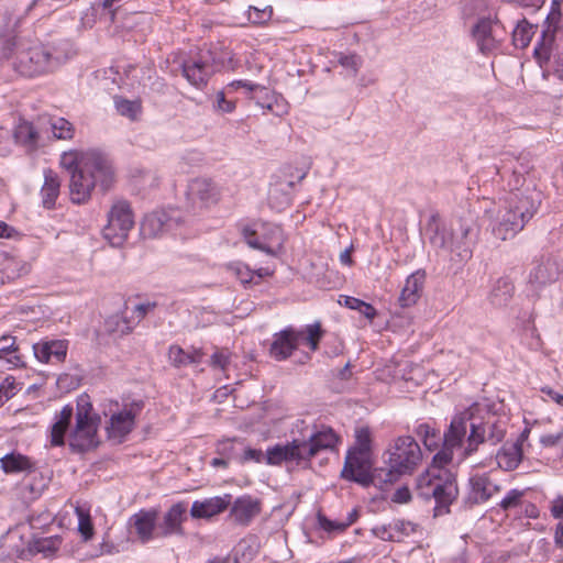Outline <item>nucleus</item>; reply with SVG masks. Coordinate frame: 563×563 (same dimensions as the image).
Listing matches in <instances>:
<instances>
[{
    "instance_id": "obj_1",
    "label": "nucleus",
    "mask_w": 563,
    "mask_h": 563,
    "mask_svg": "<svg viewBox=\"0 0 563 563\" xmlns=\"http://www.w3.org/2000/svg\"><path fill=\"white\" fill-rule=\"evenodd\" d=\"M505 435L506 426L503 421L494 417L485 421L475 419L472 408L454 416L443 434L442 450L433 456L431 466L417 478L418 495L424 499L433 498L439 514L448 512L459 494L455 477L444 468L452 462L454 452H457V460L462 462L474 454L479 444L489 442L496 445Z\"/></svg>"
},
{
    "instance_id": "obj_2",
    "label": "nucleus",
    "mask_w": 563,
    "mask_h": 563,
    "mask_svg": "<svg viewBox=\"0 0 563 563\" xmlns=\"http://www.w3.org/2000/svg\"><path fill=\"white\" fill-rule=\"evenodd\" d=\"M532 165L525 156L506 155L497 174L507 181L508 194L492 223V234L500 241L514 239L537 214L543 192L531 174Z\"/></svg>"
},
{
    "instance_id": "obj_3",
    "label": "nucleus",
    "mask_w": 563,
    "mask_h": 563,
    "mask_svg": "<svg viewBox=\"0 0 563 563\" xmlns=\"http://www.w3.org/2000/svg\"><path fill=\"white\" fill-rule=\"evenodd\" d=\"M59 164L70 174L69 195L75 203L87 201L97 185L107 190L113 183L111 164L95 151H66Z\"/></svg>"
},
{
    "instance_id": "obj_4",
    "label": "nucleus",
    "mask_w": 563,
    "mask_h": 563,
    "mask_svg": "<svg viewBox=\"0 0 563 563\" xmlns=\"http://www.w3.org/2000/svg\"><path fill=\"white\" fill-rule=\"evenodd\" d=\"M296 428L299 434L296 435L292 431L291 442L285 445L276 444L267 450V464L278 465L283 462L308 464L320 452L333 450L339 442V437L329 427L318 429L316 426L300 421Z\"/></svg>"
},
{
    "instance_id": "obj_5",
    "label": "nucleus",
    "mask_w": 563,
    "mask_h": 563,
    "mask_svg": "<svg viewBox=\"0 0 563 563\" xmlns=\"http://www.w3.org/2000/svg\"><path fill=\"white\" fill-rule=\"evenodd\" d=\"M3 55L16 73L26 77L52 73L60 65L46 45L30 36H14L4 47Z\"/></svg>"
},
{
    "instance_id": "obj_6",
    "label": "nucleus",
    "mask_w": 563,
    "mask_h": 563,
    "mask_svg": "<svg viewBox=\"0 0 563 563\" xmlns=\"http://www.w3.org/2000/svg\"><path fill=\"white\" fill-rule=\"evenodd\" d=\"M386 454L387 467L375 470L378 484H394L401 476L411 475L422 461V451L418 442L410 435L396 438L388 446Z\"/></svg>"
},
{
    "instance_id": "obj_7",
    "label": "nucleus",
    "mask_w": 563,
    "mask_h": 563,
    "mask_svg": "<svg viewBox=\"0 0 563 563\" xmlns=\"http://www.w3.org/2000/svg\"><path fill=\"white\" fill-rule=\"evenodd\" d=\"M479 227L472 216L462 217L451 222L449 230L437 231L431 243L451 254V261L457 264L467 262L477 243Z\"/></svg>"
},
{
    "instance_id": "obj_8",
    "label": "nucleus",
    "mask_w": 563,
    "mask_h": 563,
    "mask_svg": "<svg viewBox=\"0 0 563 563\" xmlns=\"http://www.w3.org/2000/svg\"><path fill=\"white\" fill-rule=\"evenodd\" d=\"M98 419L92 415V406L87 398L78 400L76 424L69 432L68 441L73 449L86 451L98 445Z\"/></svg>"
},
{
    "instance_id": "obj_9",
    "label": "nucleus",
    "mask_w": 563,
    "mask_h": 563,
    "mask_svg": "<svg viewBox=\"0 0 563 563\" xmlns=\"http://www.w3.org/2000/svg\"><path fill=\"white\" fill-rule=\"evenodd\" d=\"M561 4L562 1L560 0L552 1L550 12L543 24L541 37L534 47L533 54L539 64L550 62L554 47L559 46L556 38L563 31Z\"/></svg>"
},
{
    "instance_id": "obj_10",
    "label": "nucleus",
    "mask_w": 563,
    "mask_h": 563,
    "mask_svg": "<svg viewBox=\"0 0 563 563\" xmlns=\"http://www.w3.org/2000/svg\"><path fill=\"white\" fill-rule=\"evenodd\" d=\"M143 409L142 401H132L117 408L109 418L106 427L108 438L115 443H121L135 427V418Z\"/></svg>"
},
{
    "instance_id": "obj_11",
    "label": "nucleus",
    "mask_w": 563,
    "mask_h": 563,
    "mask_svg": "<svg viewBox=\"0 0 563 563\" xmlns=\"http://www.w3.org/2000/svg\"><path fill=\"white\" fill-rule=\"evenodd\" d=\"M133 224L130 206L124 201H119L111 208L108 224L103 229V236L112 246H120L126 240Z\"/></svg>"
},
{
    "instance_id": "obj_12",
    "label": "nucleus",
    "mask_w": 563,
    "mask_h": 563,
    "mask_svg": "<svg viewBox=\"0 0 563 563\" xmlns=\"http://www.w3.org/2000/svg\"><path fill=\"white\" fill-rule=\"evenodd\" d=\"M374 476L375 472L371 474L369 454L352 449L349 450L341 471V477L367 486L372 482H377Z\"/></svg>"
},
{
    "instance_id": "obj_13",
    "label": "nucleus",
    "mask_w": 563,
    "mask_h": 563,
    "mask_svg": "<svg viewBox=\"0 0 563 563\" xmlns=\"http://www.w3.org/2000/svg\"><path fill=\"white\" fill-rule=\"evenodd\" d=\"M181 217L177 210H161L147 214L141 224L144 236L155 238L179 227Z\"/></svg>"
},
{
    "instance_id": "obj_14",
    "label": "nucleus",
    "mask_w": 563,
    "mask_h": 563,
    "mask_svg": "<svg viewBox=\"0 0 563 563\" xmlns=\"http://www.w3.org/2000/svg\"><path fill=\"white\" fill-rule=\"evenodd\" d=\"M157 509H141L129 519V528L141 543H147L157 538Z\"/></svg>"
},
{
    "instance_id": "obj_15",
    "label": "nucleus",
    "mask_w": 563,
    "mask_h": 563,
    "mask_svg": "<svg viewBox=\"0 0 563 563\" xmlns=\"http://www.w3.org/2000/svg\"><path fill=\"white\" fill-rule=\"evenodd\" d=\"M493 23L500 24L503 27H505L506 10L499 8L494 19L482 18L473 26L472 34L482 53H489L497 46L496 41L492 34Z\"/></svg>"
},
{
    "instance_id": "obj_16",
    "label": "nucleus",
    "mask_w": 563,
    "mask_h": 563,
    "mask_svg": "<svg viewBox=\"0 0 563 563\" xmlns=\"http://www.w3.org/2000/svg\"><path fill=\"white\" fill-rule=\"evenodd\" d=\"M302 331L288 327L278 333H275L269 347V355L276 361L287 360L299 346Z\"/></svg>"
},
{
    "instance_id": "obj_17",
    "label": "nucleus",
    "mask_w": 563,
    "mask_h": 563,
    "mask_svg": "<svg viewBox=\"0 0 563 563\" xmlns=\"http://www.w3.org/2000/svg\"><path fill=\"white\" fill-rule=\"evenodd\" d=\"M187 519V504H174L163 516L157 526V538H166L173 534H184L183 523Z\"/></svg>"
},
{
    "instance_id": "obj_18",
    "label": "nucleus",
    "mask_w": 563,
    "mask_h": 563,
    "mask_svg": "<svg viewBox=\"0 0 563 563\" xmlns=\"http://www.w3.org/2000/svg\"><path fill=\"white\" fill-rule=\"evenodd\" d=\"M468 485L467 500L472 505L483 504L500 490V486L493 483L487 474L472 475Z\"/></svg>"
},
{
    "instance_id": "obj_19",
    "label": "nucleus",
    "mask_w": 563,
    "mask_h": 563,
    "mask_svg": "<svg viewBox=\"0 0 563 563\" xmlns=\"http://www.w3.org/2000/svg\"><path fill=\"white\" fill-rule=\"evenodd\" d=\"M68 342L65 340L42 341L33 345L35 357L42 363H62L66 358Z\"/></svg>"
},
{
    "instance_id": "obj_20",
    "label": "nucleus",
    "mask_w": 563,
    "mask_h": 563,
    "mask_svg": "<svg viewBox=\"0 0 563 563\" xmlns=\"http://www.w3.org/2000/svg\"><path fill=\"white\" fill-rule=\"evenodd\" d=\"M424 282L426 272L422 269H418L407 277L398 298L399 305L402 308L411 307L418 302L423 290Z\"/></svg>"
},
{
    "instance_id": "obj_21",
    "label": "nucleus",
    "mask_w": 563,
    "mask_h": 563,
    "mask_svg": "<svg viewBox=\"0 0 563 563\" xmlns=\"http://www.w3.org/2000/svg\"><path fill=\"white\" fill-rule=\"evenodd\" d=\"M261 511V504L258 500L250 496L238 498L232 508L231 517L235 522L242 526L249 525Z\"/></svg>"
},
{
    "instance_id": "obj_22",
    "label": "nucleus",
    "mask_w": 563,
    "mask_h": 563,
    "mask_svg": "<svg viewBox=\"0 0 563 563\" xmlns=\"http://www.w3.org/2000/svg\"><path fill=\"white\" fill-rule=\"evenodd\" d=\"M523 457L520 442H505L496 453V462L504 471H514L521 463Z\"/></svg>"
},
{
    "instance_id": "obj_23",
    "label": "nucleus",
    "mask_w": 563,
    "mask_h": 563,
    "mask_svg": "<svg viewBox=\"0 0 563 563\" xmlns=\"http://www.w3.org/2000/svg\"><path fill=\"white\" fill-rule=\"evenodd\" d=\"M560 275L559 265L551 258L537 262L530 271L529 283L541 286L555 280Z\"/></svg>"
},
{
    "instance_id": "obj_24",
    "label": "nucleus",
    "mask_w": 563,
    "mask_h": 563,
    "mask_svg": "<svg viewBox=\"0 0 563 563\" xmlns=\"http://www.w3.org/2000/svg\"><path fill=\"white\" fill-rule=\"evenodd\" d=\"M60 190V179L52 169L44 170V184L41 188V198L42 203L45 208L52 209L55 206V202L59 196Z\"/></svg>"
},
{
    "instance_id": "obj_25",
    "label": "nucleus",
    "mask_w": 563,
    "mask_h": 563,
    "mask_svg": "<svg viewBox=\"0 0 563 563\" xmlns=\"http://www.w3.org/2000/svg\"><path fill=\"white\" fill-rule=\"evenodd\" d=\"M48 485V478L42 473L32 471L30 472L21 483V493L25 499H36Z\"/></svg>"
},
{
    "instance_id": "obj_26",
    "label": "nucleus",
    "mask_w": 563,
    "mask_h": 563,
    "mask_svg": "<svg viewBox=\"0 0 563 563\" xmlns=\"http://www.w3.org/2000/svg\"><path fill=\"white\" fill-rule=\"evenodd\" d=\"M38 0H26L20 1L16 7L10 11L5 12L3 15L4 30L2 32L3 36H10L19 24L21 20L30 12V10L36 5Z\"/></svg>"
},
{
    "instance_id": "obj_27",
    "label": "nucleus",
    "mask_w": 563,
    "mask_h": 563,
    "mask_svg": "<svg viewBox=\"0 0 563 563\" xmlns=\"http://www.w3.org/2000/svg\"><path fill=\"white\" fill-rule=\"evenodd\" d=\"M187 195L194 206L208 209L211 197L210 181L201 178L191 180L188 185Z\"/></svg>"
},
{
    "instance_id": "obj_28",
    "label": "nucleus",
    "mask_w": 563,
    "mask_h": 563,
    "mask_svg": "<svg viewBox=\"0 0 563 563\" xmlns=\"http://www.w3.org/2000/svg\"><path fill=\"white\" fill-rule=\"evenodd\" d=\"M73 417V407L65 406L56 416L51 430V443L55 446L64 444V437Z\"/></svg>"
},
{
    "instance_id": "obj_29",
    "label": "nucleus",
    "mask_w": 563,
    "mask_h": 563,
    "mask_svg": "<svg viewBox=\"0 0 563 563\" xmlns=\"http://www.w3.org/2000/svg\"><path fill=\"white\" fill-rule=\"evenodd\" d=\"M60 545L62 537L59 536L34 538L33 541L29 543L27 552L41 553L43 556L49 558L57 553Z\"/></svg>"
},
{
    "instance_id": "obj_30",
    "label": "nucleus",
    "mask_w": 563,
    "mask_h": 563,
    "mask_svg": "<svg viewBox=\"0 0 563 563\" xmlns=\"http://www.w3.org/2000/svg\"><path fill=\"white\" fill-rule=\"evenodd\" d=\"M202 356L203 353L200 350L186 352L178 345H172L168 350L169 362L177 367L199 363Z\"/></svg>"
},
{
    "instance_id": "obj_31",
    "label": "nucleus",
    "mask_w": 563,
    "mask_h": 563,
    "mask_svg": "<svg viewBox=\"0 0 563 563\" xmlns=\"http://www.w3.org/2000/svg\"><path fill=\"white\" fill-rule=\"evenodd\" d=\"M537 26L529 23L527 19L517 21V24L512 31V42L518 48H526L536 33Z\"/></svg>"
},
{
    "instance_id": "obj_32",
    "label": "nucleus",
    "mask_w": 563,
    "mask_h": 563,
    "mask_svg": "<svg viewBox=\"0 0 563 563\" xmlns=\"http://www.w3.org/2000/svg\"><path fill=\"white\" fill-rule=\"evenodd\" d=\"M239 87H245V88H247L250 90H254L255 85H252V84H250L247 81H242V80L233 81L230 85H228L224 90L219 91L217 93V103H218L219 110H221L222 112L229 113V112H232L235 109V101L231 100V99H227V97L234 89H236Z\"/></svg>"
},
{
    "instance_id": "obj_33",
    "label": "nucleus",
    "mask_w": 563,
    "mask_h": 563,
    "mask_svg": "<svg viewBox=\"0 0 563 563\" xmlns=\"http://www.w3.org/2000/svg\"><path fill=\"white\" fill-rule=\"evenodd\" d=\"M0 358L5 360L15 367L23 365V361L18 353L14 336L3 335L0 338Z\"/></svg>"
},
{
    "instance_id": "obj_34",
    "label": "nucleus",
    "mask_w": 563,
    "mask_h": 563,
    "mask_svg": "<svg viewBox=\"0 0 563 563\" xmlns=\"http://www.w3.org/2000/svg\"><path fill=\"white\" fill-rule=\"evenodd\" d=\"M184 74L191 85L205 88L209 81L208 66L201 63H194L184 66Z\"/></svg>"
},
{
    "instance_id": "obj_35",
    "label": "nucleus",
    "mask_w": 563,
    "mask_h": 563,
    "mask_svg": "<svg viewBox=\"0 0 563 563\" xmlns=\"http://www.w3.org/2000/svg\"><path fill=\"white\" fill-rule=\"evenodd\" d=\"M126 312H128V308L125 309L124 313H122V314L111 316L106 322L107 330L111 333H115L119 335H124V334L130 333L135 327V321L132 320L131 318H129L126 316Z\"/></svg>"
},
{
    "instance_id": "obj_36",
    "label": "nucleus",
    "mask_w": 563,
    "mask_h": 563,
    "mask_svg": "<svg viewBox=\"0 0 563 563\" xmlns=\"http://www.w3.org/2000/svg\"><path fill=\"white\" fill-rule=\"evenodd\" d=\"M114 106L119 114L134 121L142 113V106L139 100H129L123 97H114Z\"/></svg>"
},
{
    "instance_id": "obj_37",
    "label": "nucleus",
    "mask_w": 563,
    "mask_h": 563,
    "mask_svg": "<svg viewBox=\"0 0 563 563\" xmlns=\"http://www.w3.org/2000/svg\"><path fill=\"white\" fill-rule=\"evenodd\" d=\"M14 139L18 143L29 148H34L37 144L38 134L31 123L22 122L15 129Z\"/></svg>"
},
{
    "instance_id": "obj_38",
    "label": "nucleus",
    "mask_w": 563,
    "mask_h": 563,
    "mask_svg": "<svg viewBox=\"0 0 563 563\" xmlns=\"http://www.w3.org/2000/svg\"><path fill=\"white\" fill-rule=\"evenodd\" d=\"M340 298V305H343L349 309L358 311L369 321H372L376 317L377 311L371 303L351 296H341Z\"/></svg>"
},
{
    "instance_id": "obj_39",
    "label": "nucleus",
    "mask_w": 563,
    "mask_h": 563,
    "mask_svg": "<svg viewBox=\"0 0 563 563\" xmlns=\"http://www.w3.org/2000/svg\"><path fill=\"white\" fill-rule=\"evenodd\" d=\"M1 466L5 473H16L30 470L31 462L24 455L11 453L1 459Z\"/></svg>"
},
{
    "instance_id": "obj_40",
    "label": "nucleus",
    "mask_w": 563,
    "mask_h": 563,
    "mask_svg": "<svg viewBox=\"0 0 563 563\" xmlns=\"http://www.w3.org/2000/svg\"><path fill=\"white\" fill-rule=\"evenodd\" d=\"M514 292V285L506 278L497 280L496 286L492 290L490 300L496 306H503L508 302Z\"/></svg>"
},
{
    "instance_id": "obj_41",
    "label": "nucleus",
    "mask_w": 563,
    "mask_h": 563,
    "mask_svg": "<svg viewBox=\"0 0 563 563\" xmlns=\"http://www.w3.org/2000/svg\"><path fill=\"white\" fill-rule=\"evenodd\" d=\"M53 135L58 140H71L75 134L73 123L62 117H53L49 119Z\"/></svg>"
},
{
    "instance_id": "obj_42",
    "label": "nucleus",
    "mask_w": 563,
    "mask_h": 563,
    "mask_svg": "<svg viewBox=\"0 0 563 563\" xmlns=\"http://www.w3.org/2000/svg\"><path fill=\"white\" fill-rule=\"evenodd\" d=\"M75 514L78 518V531L82 536L84 540H90L93 536V526L89 509L82 506L75 507Z\"/></svg>"
},
{
    "instance_id": "obj_43",
    "label": "nucleus",
    "mask_w": 563,
    "mask_h": 563,
    "mask_svg": "<svg viewBox=\"0 0 563 563\" xmlns=\"http://www.w3.org/2000/svg\"><path fill=\"white\" fill-rule=\"evenodd\" d=\"M273 16V8L268 4L258 7L250 5L247 10V20L253 24H264Z\"/></svg>"
},
{
    "instance_id": "obj_44",
    "label": "nucleus",
    "mask_w": 563,
    "mask_h": 563,
    "mask_svg": "<svg viewBox=\"0 0 563 563\" xmlns=\"http://www.w3.org/2000/svg\"><path fill=\"white\" fill-rule=\"evenodd\" d=\"M303 335L301 342H306L311 351H317L319 342L323 335L321 324L319 322L308 324L305 330H301Z\"/></svg>"
},
{
    "instance_id": "obj_45",
    "label": "nucleus",
    "mask_w": 563,
    "mask_h": 563,
    "mask_svg": "<svg viewBox=\"0 0 563 563\" xmlns=\"http://www.w3.org/2000/svg\"><path fill=\"white\" fill-rule=\"evenodd\" d=\"M461 12L463 18L471 19L484 12L487 7V0H461Z\"/></svg>"
},
{
    "instance_id": "obj_46",
    "label": "nucleus",
    "mask_w": 563,
    "mask_h": 563,
    "mask_svg": "<svg viewBox=\"0 0 563 563\" xmlns=\"http://www.w3.org/2000/svg\"><path fill=\"white\" fill-rule=\"evenodd\" d=\"M394 534L398 536L395 542H400L405 537H409L417 531V525L406 520H394L391 522Z\"/></svg>"
},
{
    "instance_id": "obj_47",
    "label": "nucleus",
    "mask_w": 563,
    "mask_h": 563,
    "mask_svg": "<svg viewBox=\"0 0 563 563\" xmlns=\"http://www.w3.org/2000/svg\"><path fill=\"white\" fill-rule=\"evenodd\" d=\"M243 235H244L245 242L247 243V245L250 247L263 251V252H265V253H267L269 255H273V256L277 254V251L274 247L268 246V245L260 242V240L256 236V232L255 231H252L250 229H244L243 230Z\"/></svg>"
},
{
    "instance_id": "obj_48",
    "label": "nucleus",
    "mask_w": 563,
    "mask_h": 563,
    "mask_svg": "<svg viewBox=\"0 0 563 563\" xmlns=\"http://www.w3.org/2000/svg\"><path fill=\"white\" fill-rule=\"evenodd\" d=\"M228 269L242 283L249 284L253 280L254 272H252L243 263H232L228 265Z\"/></svg>"
},
{
    "instance_id": "obj_49",
    "label": "nucleus",
    "mask_w": 563,
    "mask_h": 563,
    "mask_svg": "<svg viewBox=\"0 0 563 563\" xmlns=\"http://www.w3.org/2000/svg\"><path fill=\"white\" fill-rule=\"evenodd\" d=\"M416 434L422 439L424 445L432 450L437 446L435 441V430L431 428L428 423H421L416 428Z\"/></svg>"
},
{
    "instance_id": "obj_50",
    "label": "nucleus",
    "mask_w": 563,
    "mask_h": 563,
    "mask_svg": "<svg viewBox=\"0 0 563 563\" xmlns=\"http://www.w3.org/2000/svg\"><path fill=\"white\" fill-rule=\"evenodd\" d=\"M317 521L319 527L329 533H340L346 530L343 521H334L327 518L321 512H318L317 515Z\"/></svg>"
},
{
    "instance_id": "obj_51",
    "label": "nucleus",
    "mask_w": 563,
    "mask_h": 563,
    "mask_svg": "<svg viewBox=\"0 0 563 563\" xmlns=\"http://www.w3.org/2000/svg\"><path fill=\"white\" fill-rule=\"evenodd\" d=\"M543 65H549L553 69L555 76L563 80V49L560 51L559 46H556V48L554 47L550 62H542V64H540L541 67Z\"/></svg>"
},
{
    "instance_id": "obj_52",
    "label": "nucleus",
    "mask_w": 563,
    "mask_h": 563,
    "mask_svg": "<svg viewBox=\"0 0 563 563\" xmlns=\"http://www.w3.org/2000/svg\"><path fill=\"white\" fill-rule=\"evenodd\" d=\"M356 445L352 449L362 453L369 454L371 449V432L367 428L356 430Z\"/></svg>"
},
{
    "instance_id": "obj_53",
    "label": "nucleus",
    "mask_w": 563,
    "mask_h": 563,
    "mask_svg": "<svg viewBox=\"0 0 563 563\" xmlns=\"http://www.w3.org/2000/svg\"><path fill=\"white\" fill-rule=\"evenodd\" d=\"M156 308V303L153 301H146L135 305L131 312V319L135 321V324L139 323L143 318H145L148 313L153 312Z\"/></svg>"
},
{
    "instance_id": "obj_54",
    "label": "nucleus",
    "mask_w": 563,
    "mask_h": 563,
    "mask_svg": "<svg viewBox=\"0 0 563 563\" xmlns=\"http://www.w3.org/2000/svg\"><path fill=\"white\" fill-rule=\"evenodd\" d=\"M190 516L196 519L211 518V500L195 501L190 509Z\"/></svg>"
},
{
    "instance_id": "obj_55",
    "label": "nucleus",
    "mask_w": 563,
    "mask_h": 563,
    "mask_svg": "<svg viewBox=\"0 0 563 563\" xmlns=\"http://www.w3.org/2000/svg\"><path fill=\"white\" fill-rule=\"evenodd\" d=\"M4 269L9 278H16L26 275L30 272V265L26 262L11 261Z\"/></svg>"
},
{
    "instance_id": "obj_56",
    "label": "nucleus",
    "mask_w": 563,
    "mask_h": 563,
    "mask_svg": "<svg viewBox=\"0 0 563 563\" xmlns=\"http://www.w3.org/2000/svg\"><path fill=\"white\" fill-rule=\"evenodd\" d=\"M16 390L15 380L12 376H8L0 384V406L9 400Z\"/></svg>"
},
{
    "instance_id": "obj_57",
    "label": "nucleus",
    "mask_w": 563,
    "mask_h": 563,
    "mask_svg": "<svg viewBox=\"0 0 563 563\" xmlns=\"http://www.w3.org/2000/svg\"><path fill=\"white\" fill-rule=\"evenodd\" d=\"M372 533L383 541L395 542L398 536L394 534L391 522L388 525H376L372 528Z\"/></svg>"
},
{
    "instance_id": "obj_58",
    "label": "nucleus",
    "mask_w": 563,
    "mask_h": 563,
    "mask_svg": "<svg viewBox=\"0 0 563 563\" xmlns=\"http://www.w3.org/2000/svg\"><path fill=\"white\" fill-rule=\"evenodd\" d=\"M523 496V493L518 489H511L508 492L505 498L500 501L499 506L503 510H509L511 508H515L519 506L521 498Z\"/></svg>"
},
{
    "instance_id": "obj_59",
    "label": "nucleus",
    "mask_w": 563,
    "mask_h": 563,
    "mask_svg": "<svg viewBox=\"0 0 563 563\" xmlns=\"http://www.w3.org/2000/svg\"><path fill=\"white\" fill-rule=\"evenodd\" d=\"M264 459L267 460V454L264 455L261 450L246 448L240 457L242 463L255 462L261 463Z\"/></svg>"
},
{
    "instance_id": "obj_60",
    "label": "nucleus",
    "mask_w": 563,
    "mask_h": 563,
    "mask_svg": "<svg viewBox=\"0 0 563 563\" xmlns=\"http://www.w3.org/2000/svg\"><path fill=\"white\" fill-rule=\"evenodd\" d=\"M230 358L231 353L227 349L213 352V369L219 367L224 371L230 363Z\"/></svg>"
},
{
    "instance_id": "obj_61",
    "label": "nucleus",
    "mask_w": 563,
    "mask_h": 563,
    "mask_svg": "<svg viewBox=\"0 0 563 563\" xmlns=\"http://www.w3.org/2000/svg\"><path fill=\"white\" fill-rule=\"evenodd\" d=\"M339 63L344 67L349 68L355 75L361 66V58L357 55H342L339 58Z\"/></svg>"
},
{
    "instance_id": "obj_62",
    "label": "nucleus",
    "mask_w": 563,
    "mask_h": 563,
    "mask_svg": "<svg viewBox=\"0 0 563 563\" xmlns=\"http://www.w3.org/2000/svg\"><path fill=\"white\" fill-rule=\"evenodd\" d=\"M11 135L9 130L0 128V156H5L11 151Z\"/></svg>"
},
{
    "instance_id": "obj_63",
    "label": "nucleus",
    "mask_w": 563,
    "mask_h": 563,
    "mask_svg": "<svg viewBox=\"0 0 563 563\" xmlns=\"http://www.w3.org/2000/svg\"><path fill=\"white\" fill-rule=\"evenodd\" d=\"M272 242L276 243L277 250H280L285 241L282 228L279 225H268Z\"/></svg>"
},
{
    "instance_id": "obj_64",
    "label": "nucleus",
    "mask_w": 563,
    "mask_h": 563,
    "mask_svg": "<svg viewBox=\"0 0 563 563\" xmlns=\"http://www.w3.org/2000/svg\"><path fill=\"white\" fill-rule=\"evenodd\" d=\"M550 512L556 519L563 518V496H558L551 501Z\"/></svg>"
}]
</instances>
